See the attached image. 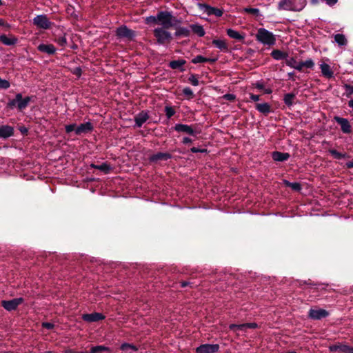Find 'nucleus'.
<instances>
[{
    "mask_svg": "<svg viewBox=\"0 0 353 353\" xmlns=\"http://www.w3.org/2000/svg\"><path fill=\"white\" fill-rule=\"evenodd\" d=\"M148 25H159L162 28L169 29L181 23V20L173 15L172 12L161 10L156 15H150L145 19Z\"/></svg>",
    "mask_w": 353,
    "mask_h": 353,
    "instance_id": "nucleus-1",
    "label": "nucleus"
},
{
    "mask_svg": "<svg viewBox=\"0 0 353 353\" xmlns=\"http://www.w3.org/2000/svg\"><path fill=\"white\" fill-rule=\"evenodd\" d=\"M306 3V0H281L278 4V9L300 12L305 7Z\"/></svg>",
    "mask_w": 353,
    "mask_h": 353,
    "instance_id": "nucleus-2",
    "label": "nucleus"
},
{
    "mask_svg": "<svg viewBox=\"0 0 353 353\" xmlns=\"http://www.w3.org/2000/svg\"><path fill=\"white\" fill-rule=\"evenodd\" d=\"M94 126L90 121H87L77 125L76 123H70L65 125V130L67 134L72 132L76 135H81L90 133L93 131Z\"/></svg>",
    "mask_w": 353,
    "mask_h": 353,
    "instance_id": "nucleus-3",
    "label": "nucleus"
},
{
    "mask_svg": "<svg viewBox=\"0 0 353 353\" xmlns=\"http://www.w3.org/2000/svg\"><path fill=\"white\" fill-rule=\"evenodd\" d=\"M31 101V97H26L23 98L21 93H17L14 99H10L8 101L6 104V108L11 110L17 108L18 110L23 111L28 107Z\"/></svg>",
    "mask_w": 353,
    "mask_h": 353,
    "instance_id": "nucleus-4",
    "label": "nucleus"
},
{
    "mask_svg": "<svg viewBox=\"0 0 353 353\" xmlns=\"http://www.w3.org/2000/svg\"><path fill=\"white\" fill-rule=\"evenodd\" d=\"M256 38L259 43L265 46H272L276 43L275 35L263 28H261L257 30Z\"/></svg>",
    "mask_w": 353,
    "mask_h": 353,
    "instance_id": "nucleus-5",
    "label": "nucleus"
},
{
    "mask_svg": "<svg viewBox=\"0 0 353 353\" xmlns=\"http://www.w3.org/2000/svg\"><path fill=\"white\" fill-rule=\"evenodd\" d=\"M285 64L291 68H294L299 72L302 71L304 67L308 69H313L314 67V62L312 59H308L305 61L298 63L294 57H288L285 59Z\"/></svg>",
    "mask_w": 353,
    "mask_h": 353,
    "instance_id": "nucleus-6",
    "label": "nucleus"
},
{
    "mask_svg": "<svg viewBox=\"0 0 353 353\" xmlns=\"http://www.w3.org/2000/svg\"><path fill=\"white\" fill-rule=\"evenodd\" d=\"M166 28H156L154 30V36L157 39V43L159 46L164 45L172 39V34Z\"/></svg>",
    "mask_w": 353,
    "mask_h": 353,
    "instance_id": "nucleus-7",
    "label": "nucleus"
},
{
    "mask_svg": "<svg viewBox=\"0 0 353 353\" xmlns=\"http://www.w3.org/2000/svg\"><path fill=\"white\" fill-rule=\"evenodd\" d=\"M116 36L120 39L133 40L136 37V32L128 28L125 25L118 27L115 31Z\"/></svg>",
    "mask_w": 353,
    "mask_h": 353,
    "instance_id": "nucleus-8",
    "label": "nucleus"
},
{
    "mask_svg": "<svg viewBox=\"0 0 353 353\" xmlns=\"http://www.w3.org/2000/svg\"><path fill=\"white\" fill-rule=\"evenodd\" d=\"M198 8L208 16L214 15L220 17L223 14V10L212 7L206 3H197Z\"/></svg>",
    "mask_w": 353,
    "mask_h": 353,
    "instance_id": "nucleus-9",
    "label": "nucleus"
},
{
    "mask_svg": "<svg viewBox=\"0 0 353 353\" xmlns=\"http://www.w3.org/2000/svg\"><path fill=\"white\" fill-rule=\"evenodd\" d=\"M22 297L15 298L11 300H3L1 306L7 311L11 312L15 310L17 307L23 302Z\"/></svg>",
    "mask_w": 353,
    "mask_h": 353,
    "instance_id": "nucleus-10",
    "label": "nucleus"
},
{
    "mask_svg": "<svg viewBox=\"0 0 353 353\" xmlns=\"http://www.w3.org/2000/svg\"><path fill=\"white\" fill-rule=\"evenodd\" d=\"M33 23L38 28L47 30L50 28L51 22L46 14H39L33 19Z\"/></svg>",
    "mask_w": 353,
    "mask_h": 353,
    "instance_id": "nucleus-11",
    "label": "nucleus"
},
{
    "mask_svg": "<svg viewBox=\"0 0 353 353\" xmlns=\"http://www.w3.org/2000/svg\"><path fill=\"white\" fill-rule=\"evenodd\" d=\"M334 120L341 126V130L344 134L352 132V126L347 119L335 116Z\"/></svg>",
    "mask_w": 353,
    "mask_h": 353,
    "instance_id": "nucleus-12",
    "label": "nucleus"
},
{
    "mask_svg": "<svg viewBox=\"0 0 353 353\" xmlns=\"http://www.w3.org/2000/svg\"><path fill=\"white\" fill-rule=\"evenodd\" d=\"M329 316V312L324 309H312L308 312V317L313 320H321Z\"/></svg>",
    "mask_w": 353,
    "mask_h": 353,
    "instance_id": "nucleus-13",
    "label": "nucleus"
},
{
    "mask_svg": "<svg viewBox=\"0 0 353 353\" xmlns=\"http://www.w3.org/2000/svg\"><path fill=\"white\" fill-rule=\"evenodd\" d=\"M219 344H202L196 347V353H216L219 350Z\"/></svg>",
    "mask_w": 353,
    "mask_h": 353,
    "instance_id": "nucleus-14",
    "label": "nucleus"
},
{
    "mask_svg": "<svg viewBox=\"0 0 353 353\" xmlns=\"http://www.w3.org/2000/svg\"><path fill=\"white\" fill-rule=\"evenodd\" d=\"M174 130L178 132H183L191 136H196V132L192 128L191 125L183 123H176L173 127Z\"/></svg>",
    "mask_w": 353,
    "mask_h": 353,
    "instance_id": "nucleus-15",
    "label": "nucleus"
},
{
    "mask_svg": "<svg viewBox=\"0 0 353 353\" xmlns=\"http://www.w3.org/2000/svg\"><path fill=\"white\" fill-rule=\"evenodd\" d=\"M172 156L168 152H157L149 157V161L151 163H157L160 161H166L172 159Z\"/></svg>",
    "mask_w": 353,
    "mask_h": 353,
    "instance_id": "nucleus-16",
    "label": "nucleus"
},
{
    "mask_svg": "<svg viewBox=\"0 0 353 353\" xmlns=\"http://www.w3.org/2000/svg\"><path fill=\"white\" fill-rule=\"evenodd\" d=\"M149 119V114L147 111H141L134 117V128H141L144 123Z\"/></svg>",
    "mask_w": 353,
    "mask_h": 353,
    "instance_id": "nucleus-17",
    "label": "nucleus"
},
{
    "mask_svg": "<svg viewBox=\"0 0 353 353\" xmlns=\"http://www.w3.org/2000/svg\"><path fill=\"white\" fill-rule=\"evenodd\" d=\"M105 316L99 312H93L91 314H83L82 315V319L86 322H97L101 320H103Z\"/></svg>",
    "mask_w": 353,
    "mask_h": 353,
    "instance_id": "nucleus-18",
    "label": "nucleus"
},
{
    "mask_svg": "<svg viewBox=\"0 0 353 353\" xmlns=\"http://www.w3.org/2000/svg\"><path fill=\"white\" fill-rule=\"evenodd\" d=\"M14 135V128L8 125H0V138L8 139Z\"/></svg>",
    "mask_w": 353,
    "mask_h": 353,
    "instance_id": "nucleus-19",
    "label": "nucleus"
},
{
    "mask_svg": "<svg viewBox=\"0 0 353 353\" xmlns=\"http://www.w3.org/2000/svg\"><path fill=\"white\" fill-rule=\"evenodd\" d=\"M37 49L39 52L46 53L49 55L54 54L57 49L52 44L41 43L38 46Z\"/></svg>",
    "mask_w": 353,
    "mask_h": 353,
    "instance_id": "nucleus-20",
    "label": "nucleus"
},
{
    "mask_svg": "<svg viewBox=\"0 0 353 353\" xmlns=\"http://www.w3.org/2000/svg\"><path fill=\"white\" fill-rule=\"evenodd\" d=\"M290 155L288 152L274 151L272 152V158L274 161L283 162L289 159Z\"/></svg>",
    "mask_w": 353,
    "mask_h": 353,
    "instance_id": "nucleus-21",
    "label": "nucleus"
},
{
    "mask_svg": "<svg viewBox=\"0 0 353 353\" xmlns=\"http://www.w3.org/2000/svg\"><path fill=\"white\" fill-rule=\"evenodd\" d=\"M186 63V61L184 59L173 60L170 61L169 67L172 69H177L180 72H183L185 70L184 65Z\"/></svg>",
    "mask_w": 353,
    "mask_h": 353,
    "instance_id": "nucleus-22",
    "label": "nucleus"
},
{
    "mask_svg": "<svg viewBox=\"0 0 353 353\" xmlns=\"http://www.w3.org/2000/svg\"><path fill=\"white\" fill-rule=\"evenodd\" d=\"M176 28V32H174V36L176 37H188L190 35V29L187 27H181L180 25H177Z\"/></svg>",
    "mask_w": 353,
    "mask_h": 353,
    "instance_id": "nucleus-23",
    "label": "nucleus"
},
{
    "mask_svg": "<svg viewBox=\"0 0 353 353\" xmlns=\"http://www.w3.org/2000/svg\"><path fill=\"white\" fill-rule=\"evenodd\" d=\"M320 69L323 76H324L327 79H331L334 77V72L332 70L330 66L327 63H322L320 65Z\"/></svg>",
    "mask_w": 353,
    "mask_h": 353,
    "instance_id": "nucleus-24",
    "label": "nucleus"
},
{
    "mask_svg": "<svg viewBox=\"0 0 353 353\" xmlns=\"http://www.w3.org/2000/svg\"><path fill=\"white\" fill-rule=\"evenodd\" d=\"M212 44L221 52H228L229 50L228 45L224 40L219 39H213Z\"/></svg>",
    "mask_w": 353,
    "mask_h": 353,
    "instance_id": "nucleus-25",
    "label": "nucleus"
},
{
    "mask_svg": "<svg viewBox=\"0 0 353 353\" xmlns=\"http://www.w3.org/2000/svg\"><path fill=\"white\" fill-rule=\"evenodd\" d=\"M17 38L15 37H8L6 34L0 35V41L7 46H14L17 43Z\"/></svg>",
    "mask_w": 353,
    "mask_h": 353,
    "instance_id": "nucleus-26",
    "label": "nucleus"
},
{
    "mask_svg": "<svg viewBox=\"0 0 353 353\" xmlns=\"http://www.w3.org/2000/svg\"><path fill=\"white\" fill-rule=\"evenodd\" d=\"M272 57L276 61L285 60L288 57L287 52H283L280 50H273L271 52Z\"/></svg>",
    "mask_w": 353,
    "mask_h": 353,
    "instance_id": "nucleus-27",
    "label": "nucleus"
},
{
    "mask_svg": "<svg viewBox=\"0 0 353 353\" xmlns=\"http://www.w3.org/2000/svg\"><path fill=\"white\" fill-rule=\"evenodd\" d=\"M190 30L196 34L199 37H203L205 35V30L201 25L198 23L190 25Z\"/></svg>",
    "mask_w": 353,
    "mask_h": 353,
    "instance_id": "nucleus-28",
    "label": "nucleus"
},
{
    "mask_svg": "<svg viewBox=\"0 0 353 353\" xmlns=\"http://www.w3.org/2000/svg\"><path fill=\"white\" fill-rule=\"evenodd\" d=\"M283 183L286 186L292 188L294 191L300 192L302 189L301 185L299 182H290L288 180L283 179Z\"/></svg>",
    "mask_w": 353,
    "mask_h": 353,
    "instance_id": "nucleus-29",
    "label": "nucleus"
},
{
    "mask_svg": "<svg viewBox=\"0 0 353 353\" xmlns=\"http://www.w3.org/2000/svg\"><path fill=\"white\" fill-rule=\"evenodd\" d=\"M255 108L257 111L264 114L270 112V105L268 103H257Z\"/></svg>",
    "mask_w": 353,
    "mask_h": 353,
    "instance_id": "nucleus-30",
    "label": "nucleus"
},
{
    "mask_svg": "<svg viewBox=\"0 0 353 353\" xmlns=\"http://www.w3.org/2000/svg\"><path fill=\"white\" fill-rule=\"evenodd\" d=\"M334 41L338 44L339 46H345L347 44V40L344 34H336L334 36Z\"/></svg>",
    "mask_w": 353,
    "mask_h": 353,
    "instance_id": "nucleus-31",
    "label": "nucleus"
},
{
    "mask_svg": "<svg viewBox=\"0 0 353 353\" xmlns=\"http://www.w3.org/2000/svg\"><path fill=\"white\" fill-rule=\"evenodd\" d=\"M227 34L228 37H230L232 39H236L238 41L243 40L245 38V36L243 34H241L238 31L229 28L227 30Z\"/></svg>",
    "mask_w": 353,
    "mask_h": 353,
    "instance_id": "nucleus-32",
    "label": "nucleus"
},
{
    "mask_svg": "<svg viewBox=\"0 0 353 353\" xmlns=\"http://www.w3.org/2000/svg\"><path fill=\"white\" fill-rule=\"evenodd\" d=\"M328 152L335 159H337V160H340V159H347V158H349L350 156L348 155V154L347 153H341V152H338L335 149H330L328 150Z\"/></svg>",
    "mask_w": 353,
    "mask_h": 353,
    "instance_id": "nucleus-33",
    "label": "nucleus"
},
{
    "mask_svg": "<svg viewBox=\"0 0 353 353\" xmlns=\"http://www.w3.org/2000/svg\"><path fill=\"white\" fill-rule=\"evenodd\" d=\"M295 97V94L292 93H287L283 97V101L285 104L288 106L291 107L293 105V99Z\"/></svg>",
    "mask_w": 353,
    "mask_h": 353,
    "instance_id": "nucleus-34",
    "label": "nucleus"
},
{
    "mask_svg": "<svg viewBox=\"0 0 353 353\" xmlns=\"http://www.w3.org/2000/svg\"><path fill=\"white\" fill-rule=\"evenodd\" d=\"M106 351H110V348L104 345H97L92 347L89 353H101Z\"/></svg>",
    "mask_w": 353,
    "mask_h": 353,
    "instance_id": "nucleus-35",
    "label": "nucleus"
},
{
    "mask_svg": "<svg viewBox=\"0 0 353 353\" xmlns=\"http://www.w3.org/2000/svg\"><path fill=\"white\" fill-rule=\"evenodd\" d=\"M111 169V166L106 162L103 163L101 165H98L97 166V170L104 172L105 174L109 173Z\"/></svg>",
    "mask_w": 353,
    "mask_h": 353,
    "instance_id": "nucleus-36",
    "label": "nucleus"
},
{
    "mask_svg": "<svg viewBox=\"0 0 353 353\" xmlns=\"http://www.w3.org/2000/svg\"><path fill=\"white\" fill-rule=\"evenodd\" d=\"M343 88L345 91L344 95L347 98L351 97L352 94H353V85L345 83L343 85Z\"/></svg>",
    "mask_w": 353,
    "mask_h": 353,
    "instance_id": "nucleus-37",
    "label": "nucleus"
},
{
    "mask_svg": "<svg viewBox=\"0 0 353 353\" xmlns=\"http://www.w3.org/2000/svg\"><path fill=\"white\" fill-rule=\"evenodd\" d=\"M229 329L232 331H237V330H241V331H245V323H242V324H230L229 325Z\"/></svg>",
    "mask_w": 353,
    "mask_h": 353,
    "instance_id": "nucleus-38",
    "label": "nucleus"
},
{
    "mask_svg": "<svg viewBox=\"0 0 353 353\" xmlns=\"http://www.w3.org/2000/svg\"><path fill=\"white\" fill-rule=\"evenodd\" d=\"M244 12L250 14H252L256 17H261L262 14L260 12L259 9L255 8H245Z\"/></svg>",
    "mask_w": 353,
    "mask_h": 353,
    "instance_id": "nucleus-39",
    "label": "nucleus"
},
{
    "mask_svg": "<svg viewBox=\"0 0 353 353\" xmlns=\"http://www.w3.org/2000/svg\"><path fill=\"white\" fill-rule=\"evenodd\" d=\"M128 348H130L134 351H137L138 350V348L137 347L136 345H134L132 343H123L120 346V349L122 351H125Z\"/></svg>",
    "mask_w": 353,
    "mask_h": 353,
    "instance_id": "nucleus-40",
    "label": "nucleus"
},
{
    "mask_svg": "<svg viewBox=\"0 0 353 353\" xmlns=\"http://www.w3.org/2000/svg\"><path fill=\"white\" fill-rule=\"evenodd\" d=\"M207 62L206 57L202 55H197L192 59V63L194 64Z\"/></svg>",
    "mask_w": 353,
    "mask_h": 353,
    "instance_id": "nucleus-41",
    "label": "nucleus"
},
{
    "mask_svg": "<svg viewBox=\"0 0 353 353\" xmlns=\"http://www.w3.org/2000/svg\"><path fill=\"white\" fill-rule=\"evenodd\" d=\"M10 87V83L6 79H3L0 77V89L7 90Z\"/></svg>",
    "mask_w": 353,
    "mask_h": 353,
    "instance_id": "nucleus-42",
    "label": "nucleus"
},
{
    "mask_svg": "<svg viewBox=\"0 0 353 353\" xmlns=\"http://www.w3.org/2000/svg\"><path fill=\"white\" fill-rule=\"evenodd\" d=\"M165 112L167 118L170 119L175 114V110L171 106H165Z\"/></svg>",
    "mask_w": 353,
    "mask_h": 353,
    "instance_id": "nucleus-43",
    "label": "nucleus"
},
{
    "mask_svg": "<svg viewBox=\"0 0 353 353\" xmlns=\"http://www.w3.org/2000/svg\"><path fill=\"white\" fill-rule=\"evenodd\" d=\"M344 346H345V344L334 345L330 346V350L332 352L339 351L343 353V347Z\"/></svg>",
    "mask_w": 353,
    "mask_h": 353,
    "instance_id": "nucleus-44",
    "label": "nucleus"
},
{
    "mask_svg": "<svg viewBox=\"0 0 353 353\" xmlns=\"http://www.w3.org/2000/svg\"><path fill=\"white\" fill-rule=\"evenodd\" d=\"M183 94L185 96L192 97L194 96V93L190 87H185L183 89Z\"/></svg>",
    "mask_w": 353,
    "mask_h": 353,
    "instance_id": "nucleus-45",
    "label": "nucleus"
},
{
    "mask_svg": "<svg viewBox=\"0 0 353 353\" xmlns=\"http://www.w3.org/2000/svg\"><path fill=\"white\" fill-rule=\"evenodd\" d=\"M188 80L192 85H194V86L199 85V80L194 74H191Z\"/></svg>",
    "mask_w": 353,
    "mask_h": 353,
    "instance_id": "nucleus-46",
    "label": "nucleus"
},
{
    "mask_svg": "<svg viewBox=\"0 0 353 353\" xmlns=\"http://www.w3.org/2000/svg\"><path fill=\"white\" fill-rule=\"evenodd\" d=\"M222 99L227 101H233L236 99V95L231 93H227L222 96Z\"/></svg>",
    "mask_w": 353,
    "mask_h": 353,
    "instance_id": "nucleus-47",
    "label": "nucleus"
},
{
    "mask_svg": "<svg viewBox=\"0 0 353 353\" xmlns=\"http://www.w3.org/2000/svg\"><path fill=\"white\" fill-rule=\"evenodd\" d=\"M71 72L78 78H80L82 74V69L81 67H76L71 70Z\"/></svg>",
    "mask_w": 353,
    "mask_h": 353,
    "instance_id": "nucleus-48",
    "label": "nucleus"
},
{
    "mask_svg": "<svg viewBox=\"0 0 353 353\" xmlns=\"http://www.w3.org/2000/svg\"><path fill=\"white\" fill-rule=\"evenodd\" d=\"M57 43L61 47H64L67 44V39L65 36L60 37L57 39Z\"/></svg>",
    "mask_w": 353,
    "mask_h": 353,
    "instance_id": "nucleus-49",
    "label": "nucleus"
},
{
    "mask_svg": "<svg viewBox=\"0 0 353 353\" xmlns=\"http://www.w3.org/2000/svg\"><path fill=\"white\" fill-rule=\"evenodd\" d=\"M190 151L192 153H208V150L206 148H199L196 147H192L190 148Z\"/></svg>",
    "mask_w": 353,
    "mask_h": 353,
    "instance_id": "nucleus-50",
    "label": "nucleus"
},
{
    "mask_svg": "<svg viewBox=\"0 0 353 353\" xmlns=\"http://www.w3.org/2000/svg\"><path fill=\"white\" fill-rule=\"evenodd\" d=\"M343 353H353V347L345 344L343 347Z\"/></svg>",
    "mask_w": 353,
    "mask_h": 353,
    "instance_id": "nucleus-51",
    "label": "nucleus"
},
{
    "mask_svg": "<svg viewBox=\"0 0 353 353\" xmlns=\"http://www.w3.org/2000/svg\"><path fill=\"white\" fill-rule=\"evenodd\" d=\"M245 330L246 329H255L258 327V325L256 323H245Z\"/></svg>",
    "mask_w": 353,
    "mask_h": 353,
    "instance_id": "nucleus-52",
    "label": "nucleus"
},
{
    "mask_svg": "<svg viewBox=\"0 0 353 353\" xmlns=\"http://www.w3.org/2000/svg\"><path fill=\"white\" fill-rule=\"evenodd\" d=\"M41 325L48 330H51L54 327V324L50 322H43Z\"/></svg>",
    "mask_w": 353,
    "mask_h": 353,
    "instance_id": "nucleus-53",
    "label": "nucleus"
},
{
    "mask_svg": "<svg viewBox=\"0 0 353 353\" xmlns=\"http://www.w3.org/2000/svg\"><path fill=\"white\" fill-rule=\"evenodd\" d=\"M321 1H325V3L329 6H334L338 0H321Z\"/></svg>",
    "mask_w": 353,
    "mask_h": 353,
    "instance_id": "nucleus-54",
    "label": "nucleus"
},
{
    "mask_svg": "<svg viewBox=\"0 0 353 353\" xmlns=\"http://www.w3.org/2000/svg\"><path fill=\"white\" fill-rule=\"evenodd\" d=\"M254 86L256 88L259 90H263L264 88V85L262 82L257 81L254 83Z\"/></svg>",
    "mask_w": 353,
    "mask_h": 353,
    "instance_id": "nucleus-55",
    "label": "nucleus"
},
{
    "mask_svg": "<svg viewBox=\"0 0 353 353\" xmlns=\"http://www.w3.org/2000/svg\"><path fill=\"white\" fill-rule=\"evenodd\" d=\"M250 98L251 100L254 101H258L259 100V95H256V94H250Z\"/></svg>",
    "mask_w": 353,
    "mask_h": 353,
    "instance_id": "nucleus-56",
    "label": "nucleus"
},
{
    "mask_svg": "<svg viewBox=\"0 0 353 353\" xmlns=\"http://www.w3.org/2000/svg\"><path fill=\"white\" fill-rule=\"evenodd\" d=\"M192 142V140L188 137H183V139L182 140V143L183 144H188V143H190Z\"/></svg>",
    "mask_w": 353,
    "mask_h": 353,
    "instance_id": "nucleus-57",
    "label": "nucleus"
},
{
    "mask_svg": "<svg viewBox=\"0 0 353 353\" xmlns=\"http://www.w3.org/2000/svg\"><path fill=\"white\" fill-rule=\"evenodd\" d=\"M180 283H181V288H185V287H187L188 285H191L193 284L192 283H190L189 281H182Z\"/></svg>",
    "mask_w": 353,
    "mask_h": 353,
    "instance_id": "nucleus-58",
    "label": "nucleus"
},
{
    "mask_svg": "<svg viewBox=\"0 0 353 353\" xmlns=\"http://www.w3.org/2000/svg\"><path fill=\"white\" fill-rule=\"evenodd\" d=\"M19 131L23 134H26L28 133V129L26 128V127H21L19 128Z\"/></svg>",
    "mask_w": 353,
    "mask_h": 353,
    "instance_id": "nucleus-59",
    "label": "nucleus"
},
{
    "mask_svg": "<svg viewBox=\"0 0 353 353\" xmlns=\"http://www.w3.org/2000/svg\"><path fill=\"white\" fill-rule=\"evenodd\" d=\"M207 59V62H210V63H215L218 59L217 58H206Z\"/></svg>",
    "mask_w": 353,
    "mask_h": 353,
    "instance_id": "nucleus-60",
    "label": "nucleus"
},
{
    "mask_svg": "<svg viewBox=\"0 0 353 353\" xmlns=\"http://www.w3.org/2000/svg\"><path fill=\"white\" fill-rule=\"evenodd\" d=\"M346 166L348 168H353V161L347 162L346 163Z\"/></svg>",
    "mask_w": 353,
    "mask_h": 353,
    "instance_id": "nucleus-61",
    "label": "nucleus"
},
{
    "mask_svg": "<svg viewBox=\"0 0 353 353\" xmlns=\"http://www.w3.org/2000/svg\"><path fill=\"white\" fill-rule=\"evenodd\" d=\"M294 74V72H288V79H292V78H293Z\"/></svg>",
    "mask_w": 353,
    "mask_h": 353,
    "instance_id": "nucleus-62",
    "label": "nucleus"
},
{
    "mask_svg": "<svg viewBox=\"0 0 353 353\" xmlns=\"http://www.w3.org/2000/svg\"><path fill=\"white\" fill-rule=\"evenodd\" d=\"M348 106L353 110V99L348 101Z\"/></svg>",
    "mask_w": 353,
    "mask_h": 353,
    "instance_id": "nucleus-63",
    "label": "nucleus"
},
{
    "mask_svg": "<svg viewBox=\"0 0 353 353\" xmlns=\"http://www.w3.org/2000/svg\"><path fill=\"white\" fill-rule=\"evenodd\" d=\"M321 0H310V2L313 5H316L319 3Z\"/></svg>",
    "mask_w": 353,
    "mask_h": 353,
    "instance_id": "nucleus-64",
    "label": "nucleus"
}]
</instances>
